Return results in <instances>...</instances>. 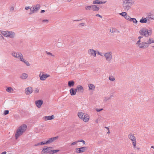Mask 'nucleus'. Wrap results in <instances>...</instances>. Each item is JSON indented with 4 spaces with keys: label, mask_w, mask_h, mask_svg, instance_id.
<instances>
[{
    "label": "nucleus",
    "mask_w": 154,
    "mask_h": 154,
    "mask_svg": "<svg viewBox=\"0 0 154 154\" xmlns=\"http://www.w3.org/2000/svg\"><path fill=\"white\" fill-rule=\"evenodd\" d=\"M11 55L14 57L19 59L21 61L24 63L27 66H30V63L24 59L23 54L21 52L12 51L11 53Z\"/></svg>",
    "instance_id": "1"
},
{
    "label": "nucleus",
    "mask_w": 154,
    "mask_h": 154,
    "mask_svg": "<svg viewBox=\"0 0 154 154\" xmlns=\"http://www.w3.org/2000/svg\"><path fill=\"white\" fill-rule=\"evenodd\" d=\"M134 3V0H123L122 6L124 11H129L131 9V6Z\"/></svg>",
    "instance_id": "2"
},
{
    "label": "nucleus",
    "mask_w": 154,
    "mask_h": 154,
    "mask_svg": "<svg viewBox=\"0 0 154 154\" xmlns=\"http://www.w3.org/2000/svg\"><path fill=\"white\" fill-rule=\"evenodd\" d=\"M27 126L26 125L23 124L20 126L17 130L15 135V139L17 140L20 136L22 135L25 131Z\"/></svg>",
    "instance_id": "3"
},
{
    "label": "nucleus",
    "mask_w": 154,
    "mask_h": 154,
    "mask_svg": "<svg viewBox=\"0 0 154 154\" xmlns=\"http://www.w3.org/2000/svg\"><path fill=\"white\" fill-rule=\"evenodd\" d=\"M152 33V31L151 30H148L146 28L141 29L139 31V33L140 35L146 37L151 35Z\"/></svg>",
    "instance_id": "4"
},
{
    "label": "nucleus",
    "mask_w": 154,
    "mask_h": 154,
    "mask_svg": "<svg viewBox=\"0 0 154 154\" xmlns=\"http://www.w3.org/2000/svg\"><path fill=\"white\" fill-rule=\"evenodd\" d=\"M104 57L106 60L108 62L110 63L112 59V52L111 51H109L103 53Z\"/></svg>",
    "instance_id": "5"
},
{
    "label": "nucleus",
    "mask_w": 154,
    "mask_h": 154,
    "mask_svg": "<svg viewBox=\"0 0 154 154\" xmlns=\"http://www.w3.org/2000/svg\"><path fill=\"white\" fill-rule=\"evenodd\" d=\"M40 79L42 81L45 80L47 78L50 76V75L47 74H45L43 72L42 73L41 72L39 74Z\"/></svg>",
    "instance_id": "6"
},
{
    "label": "nucleus",
    "mask_w": 154,
    "mask_h": 154,
    "mask_svg": "<svg viewBox=\"0 0 154 154\" xmlns=\"http://www.w3.org/2000/svg\"><path fill=\"white\" fill-rule=\"evenodd\" d=\"M51 147H48L47 148H45L41 151V153H49L51 154V150L52 149Z\"/></svg>",
    "instance_id": "7"
},
{
    "label": "nucleus",
    "mask_w": 154,
    "mask_h": 154,
    "mask_svg": "<svg viewBox=\"0 0 154 154\" xmlns=\"http://www.w3.org/2000/svg\"><path fill=\"white\" fill-rule=\"evenodd\" d=\"M33 91V89L31 87H29L25 88V92L26 95H28L31 94Z\"/></svg>",
    "instance_id": "8"
},
{
    "label": "nucleus",
    "mask_w": 154,
    "mask_h": 154,
    "mask_svg": "<svg viewBox=\"0 0 154 154\" xmlns=\"http://www.w3.org/2000/svg\"><path fill=\"white\" fill-rule=\"evenodd\" d=\"M87 149L86 147L84 146L80 148H76V152L77 153L84 152Z\"/></svg>",
    "instance_id": "9"
},
{
    "label": "nucleus",
    "mask_w": 154,
    "mask_h": 154,
    "mask_svg": "<svg viewBox=\"0 0 154 154\" xmlns=\"http://www.w3.org/2000/svg\"><path fill=\"white\" fill-rule=\"evenodd\" d=\"M58 137H52L49 139L48 140L46 141V144H50L56 140H57L58 138Z\"/></svg>",
    "instance_id": "10"
},
{
    "label": "nucleus",
    "mask_w": 154,
    "mask_h": 154,
    "mask_svg": "<svg viewBox=\"0 0 154 154\" xmlns=\"http://www.w3.org/2000/svg\"><path fill=\"white\" fill-rule=\"evenodd\" d=\"M15 36L16 34L14 32L11 31H8V37L11 38H13L15 37Z\"/></svg>",
    "instance_id": "11"
},
{
    "label": "nucleus",
    "mask_w": 154,
    "mask_h": 154,
    "mask_svg": "<svg viewBox=\"0 0 154 154\" xmlns=\"http://www.w3.org/2000/svg\"><path fill=\"white\" fill-rule=\"evenodd\" d=\"M35 103L37 107L40 108L43 103V101L42 100H38L35 101Z\"/></svg>",
    "instance_id": "12"
},
{
    "label": "nucleus",
    "mask_w": 154,
    "mask_h": 154,
    "mask_svg": "<svg viewBox=\"0 0 154 154\" xmlns=\"http://www.w3.org/2000/svg\"><path fill=\"white\" fill-rule=\"evenodd\" d=\"M88 54L91 56L94 57H96V51L93 49H89L88 50Z\"/></svg>",
    "instance_id": "13"
},
{
    "label": "nucleus",
    "mask_w": 154,
    "mask_h": 154,
    "mask_svg": "<svg viewBox=\"0 0 154 154\" xmlns=\"http://www.w3.org/2000/svg\"><path fill=\"white\" fill-rule=\"evenodd\" d=\"M138 46L140 48H144L148 47V45H147L146 42H142Z\"/></svg>",
    "instance_id": "14"
},
{
    "label": "nucleus",
    "mask_w": 154,
    "mask_h": 154,
    "mask_svg": "<svg viewBox=\"0 0 154 154\" xmlns=\"http://www.w3.org/2000/svg\"><path fill=\"white\" fill-rule=\"evenodd\" d=\"M89 119V115L86 114H85L84 115L83 118L82 119V120L85 122H88Z\"/></svg>",
    "instance_id": "15"
},
{
    "label": "nucleus",
    "mask_w": 154,
    "mask_h": 154,
    "mask_svg": "<svg viewBox=\"0 0 154 154\" xmlns=\"http://www.w3.org/2000/svg\"><path fill=\"white\" fill-rule=\"evenodd\" d=\"M92 9V10L94 11H98L100 10L99 7L96 5H91Z\"/></svg>",
    "instance_id": "16"
},
{
    "label": "nucleus",
    "mask_w": 154,
    "mask_h": 154,
    "mask_svg": "<svg viewBox=\"0 0 154 154\" xmlns=\"http://www.w3.org/2000/svg\"><path fill=\"white\" fill-rule=\"evenodd\" d=\"M35 12H37L40 8L41 6L39 4H37L36 5L32 6Z\"/></svg>",
    "instance_id": "17"
},
{
    "label": "nucleus",
    "mask_w": 154,
    "mask_h": 154,
    "mask_svg": "<svg viewBox=\"0 0 154 154\" xmlns=\"http://www.w3.org/2000/svg\"><path fill=\"white\" fill-rule=\"evenodd\" d=\"M77 89H78V92L82 93L84 91V88L81 85H78L77 86Z\"/></svg>",
    "instance_id": "18"
},
{
    "label": "nucleus",
    "mask_w": 154,
    "mask_h": 154,
    "mask_svg": "<svg viewBox=\"0 0 154 154\" xmlns=\"http://www.w3.org/2000/svg\"><path fill=\"white\" fill-rule=\"evenodd\" d=\"M44 118L45 121L50 120L54 118V116L52 115L51 116H45L44 117Z\"/></svg>",
    "instance_id": "19"
},
{
    "label": "nucleus",
    "mask_w": 154,
    "mask_h": 154,
    "mask_svg": "<svg viewBox=\"0 0 154 154\" xmlns=\"http://www.w3.org/2000/svg\"><path fill=\"white\" fill-rule=\"evenodd\" d=\"M28 74L26 73H23L20 75V77L22 79H25L28 77Z\"/></svg>",
    "instance_id": "20"
},
{
    "label": "nucleus",
    "mask_w": 154,
    "mask_h": 154,
    "mask_svg": "<svg viewBox=\"0 0 154 154\" xmlns=\"http://www.w3.org/2000/svg\"><path fill=\"white\" fill-rule=\"evenodd\" d=\"M131 140L132 142V145L134 146V148H136V140L135 137L133 139H131Z\"/></svg>",
    "instance_id": "21"
},
{
    "label": "nucleus",
    "mask_w": 154,
    "mask_h": 154,
    "mask_svg": "<svg viewBox=\"0 0 154 154\" xmlns=\"http://www.w3.org/2000/svg\"><path fill=\"white\" fill-rule=\"evenodd\" d=\"M146 42L147 45H149L150 44L152 43H154V40H153L152 38H149L148 40Z\"/></svg>",
    "instance_id": "22"
},
{
    "label": "nucleus",
    "mask_w": 154,
    "mask_h": 154,
    "mask_svg": "<svg viewBox=\"0 0 154 154\" xmlns=\"http://www.w3.org/2000/svg\"><path fill=\"white\" fill-rule=\"evenodd\" d=\"M0 32L5 37H8V31H1Z\"/></svg>",
    "instance_id": "23"
},
{
    "label": "nucleus",
    "mask_w": 154,
    "mask_h": 154,
    "mask_svg": "<svg viewBox=\"0 0 154 154\" xmlns=\"http://www.w3.org/2000/svg\"><path fill=\"white\" fill-rule=\"evenodd\" d=\"M85 114V113L83 112H79L78 113V116L80 119H82Z\"/></svg>",
    "instance_id": "24"
},
{
    "label": "nucleus",
    "mask_w": 154,
    "mask_h": 154,
    "mask_svg": "<svg viewBox=\"0 0 154 154\" xmlns=\"http://www.w3.org/2000/svg\"><path fill=\"white\" fill-rule=\"evenodd\" d=\"M74 84L75 83L73 81H69L68 82V86L70 87H73Z\"/></svg>",
    "instance_id": "25"
},
{
    "label": "nucleus",
    "mask_w": 154,
    "mask_h": 154,
    "mask_svg": "<svg viewBox=\"0 0 154 154\" xmlns=\"http://www.w3.org/2000/svg\"><path fill=\"white\" fill-rule=\"evenodd\" d=\"M6 91L10 93H12L14 91L13 89L11 87H9L6 89Z\"/></svg>",
    "instance_id": "26"
},
{
    "label": "nucleus",
    "mask_w": 154,
    "mask_h": 154,
    "mask_svg": "<svg viewBox=\"0 0 154 154\" xmlns=\"http://www.w3.org/2000/svg\"><path fill=\"white\" fill-rule=\"evenodd\" d=\"M69 91L70 94L72 96L75 95L76 94L75 92V91L74 90V89L73 88H71L69 90Z\"/></svg>",
    "instance_id": "27"
},
{
    "label": "nucleus",
    "mask_w": 154,
    "mask_h": 154,
    "mask_svg": "<svg viewBox=\"0 0 154 154\" xmlns=\"http://www.w3.org/2000/svg\"><path fill=\"white\" fill-rule=\"evenodd\" d=\"M113 96L112 95H110V96H107L104 97V99L103 100L104 102H106L108 100H110L111 98Z\"/></svg>",
    "instance_id": "28"
},
{
    "label": "nucleus",
    "mask_w": 154,
    "mask_h": 154,
    "mask_svg": "<svg viewBox=\"0 0 154 154\" xmlns=\"http://www.w3.org/2000/svg\"><path fill=\"white\" fill-rule=\"evenodd\" d=\"M88 87L89 89L90 90H94L95 88L94 85L92 84H89Z\"/></svg>",
    "instance_id": "29"
},
{
    "label": "nucleus",
    "mask_w": 154,
    "mask_h": 154,
    "mask_svg": "<svg viewBox=\"0 0 154 154\" xmlns=\"http://www.w3.org/2000/svg\"><path fill=\"white\" fill-rule=\"evenodd\" d=\"M147 19L146 18H143V17L141 18L140 20V22L141 23H146L147 22Z\"/></svg>",
    "instance_id": "30"
},
{
    "label": "nucleus",
    "mask_w": 154,
    "mask_h": 154,
    "mask_svg": "<svg viewBox=\"0 0 154 154\" xmlns=\"http://www.w3.org/2000/svg\"><path fill=\"white\" fill-rule=\"evenodd\" d=\"M30 12L29 13V15H31L33 14H34L35 13V9H34L33 7H31L30 8Z\"/></svg>",
    "instance_id": "31"
},
{
    "label": "nucleus",
    "mask_w": 154,
    "mask_h": 154,
    "mask_svg": "<svg viewBox=\"0 0 154 154\" xmlns=\"http://www.w3.org/2000/svg\"><path fill=\"white\" fill-rule=\"evenodd\" d=\"M128 137L131 140L135 137L134 135L132 133H130L128 135Z\"/></svg>",
    "instance_id": "32"
},
{
    "label": "nucleus",
    "mask_w": 154,
    "mask_h": 154,
    "mask_svg": "<svg viewBox=\"0 0 154 154\" xmlns=\"http://www.w3.org/2000/svg\"><path fill=\"white\" fill-rule=\"evenodd\" d=\"M131 20L130 21H133L134 23L135 24H137V21L135 18H131Z\"/></svg>",
    "instance_id": "33"
},
{
    "label": "nucleus",
    "mask_w": 154,
    "mask_h": 154,
    "mask_svg": "<svg viewBox=\"0 0 154 154\" xmlns=\"http://www.w3.org/2000/svg\"><path fill=\"white\" fill-rule=\"evenodd\" d=\"M125 19L127 20H128L129 21H130L131 20V18L130 17L127 15L124 17Z\"/></svg>",
    "instance_id": "34"
},
{
    "label": "nucleus",
    "mask_w": 154,
    "mask_h": 154,
    "mask_svg": "<svg viewBox=\"0 0 154 154\" xmlns=\"http://www.w3.org/2000/svg\"><path fill=\"white\" fill-rule=\"evenodd\" d=\"M85 8L86 10H90L92 9L91 5L86 6Z\"/></svg>",
    "instance_id": "35"
},
{
    "label": "nucleus",
    "mask_w": 154,
    "mask_h": 154,
    "mask_svg": "<svg viewBox=\"0 0 154 154\" xmlns=\"http://www.w3.org/2000/svg\"><path fill=\"white\" fill-rule=\"evenodd\" d=\"M152 14L151 13H148L147 14V17H146V18L147 20H149L150 17L151 16V15Z\"/></svg>",
    "instance_id": "36"
},
{
    "label": "nucleus",
    "mask_w": 154,
    "mask_h": 154,
    "mask_svg": "<svg viewBox=\"0 0 154 154\" xmlns=\"http://www.w3.org/2000/svg\"><path fill=\"white\" fill-rule=\"evenodd\" d=\"M45 53L47 54H48L50 56H52L54 57H55V55H54L52 54L50 52H48L47 51H46Z\"/></svg>",
    "instance_id": "37"
},
{
    "label": "nucleus",
    "mask_w": 154,
    "mask_h": 154,
    "mask_svg": "<svg viewBox=\"0 0 154 154\" xmlns=\"http://www.w3.org/2000/svg\"><path fill=\"white\" fill-rule=\"evenodd\" d=\"M119 14L123 17H125L127 14L126 12H123L121 13H119Z\"/></svg>",
    "instance_id": "38"
},
{
    "label": "nucleus",
    "mask_w": 154,
    "mask_h": 154,
    "mask_svg": "<svg viewBox=\"0 0 154 154\" xmlns=\"http://www.w3.org/2000/svg\"><path fill=\"white\" fill-rule=\"evenodd\" d=\"M116 29L114 28H112L110 29V31L111 33H114L116 31Z\"/></svg>",
    "instance_id": "39"
},
{
    "label": "nucleus",
    "mask_w": 154,
    "mask_h": 154,
    "mask_svg": "<svg viewBox=\"0 0 154 154\" xmlns=\"http://www.w3.org/2000/svg\"><path fill=\"white\" fill-rule=\"evenodd\" d=\"M99 2H100L99 0H96L94 1L93 2V3L94 4H99Z\"/></svg>",
    "instance_id": "40"
},
{
    "label": "nucleus",
    "mask_w": 154,
    "mask_h": 154,
    "mask_svg": "<svg viewBox=\"0 0 154 154\" xmlns=\"http://www.w3.org/2000/svg\"><path fill=\"white\" fill-rule=\"evenodd\" d=\"M109 79L110 81H114L115 80V79L114 78V77L112 76H109Z\"/></svg>",
    "instance_id": "41"
},
{
    "label": "nucleus",
    "mask_w": 154,
    "mask_h": 154,
    "mask_svg": "<svg viewBox=\"0 0 154 154\" xmlns=\"http://www.w3.org/2000/svg\"><path fill=\"white\" fill-rule=\"evenodd\" d=\"M59 151V150L58 149H56V150H51V154H53L54 153L57 152H58Z\"/></svg>",
    "instance_id": "42"
},
{
    "label": "nucleus",
    "mask_w": 154,
    "mask_h": 154,
    "mask_svg": "<svg viewBox=\"0 0 154 154\" xmlns=\"http://www.w3.org/2000/svg\"><path fill=\"white\" fill-rule=\"evenodd\" d=\"M106 2V1H100L99 5L105 4Z\"/></svg>",
    "instance_id": "43"
},
{
    "label": "nucleus",
    "mask_w": 154,
    "mask_h": 154,
    "mask_svg": "<svg viewBox=\"0 0 154 154\" xmlns=\"http://www.w3.org/2000/svg\"><path fill=\"white\" fill-rule=\"evenodd\" d=\"M39 90L37 88H36L34 91V92L35 93H38L39 92Z\"/></svg>",
    "instance_id": "44"
},
{
    "label": "nucleus",
    "mask_w": 154,
    "mask_h": 154,
    "mask_svg": "<svg viewBox=\"0 0 154 154\" xmlns=\"http://www.w3.org/2000/svg\"><path fill=\"white\" fill-rule=\"evenodd\" d=\"M78 142H82L84 144H85V142L83 140H79L78 141Z\"/></svg>",
    "instance_id": "45"
},
{
    "label": "nucleus",
    "mask_w": 154,
    "mask_h": 154,
    "mask_svg": "<svg viewBox=\"0 0 154 154\" xmlns=\"http://www.w3.org/2000/svg\"><path fill=\"white\" fill-rule=\"evenodd\" d=\"M9 111L8 110H5L4 112V114L5 115H7L9 113Z\"/></svg>",
    "instance_id": "46"
},
{
    "label": "nucleus",
    "mask_w": 154,
    "mask_h": 154,
    "mask_svg": "<svg viewBox=\"0 0 154 154\" xmlns=\"http://www.w3.org/2000/svg\"><path fill=\"white\" fill-rule=\"evenodd\" d=\"M140 42V40L139 39V40L137 42L136 44L138 46L141 43Z\"/></svg>",
    "instance_id": "47"
},
{
    "label": "nucleus",
    "mask_w": 154,
    "mask_h": 154,
    "mask_svg": "<svg viewBox=\"0 0 154 154\" xmlns=\"http://www.w3.org/2000/svg\"><path fill=\"white\" fill-rule=\"evenodd\" d=\"M78 141H75V142H74L73 143H71V145H76V144L78 143Z\"/></svg>",
    "instance_id": "48"
},
{
    "label": "nucleus",
    "mask_w": 154,
    "mask_h": 154,
    "mask_svg": "<svg viewBox=\"0 0 154 154\" xmlns=\"http://www.w3.org/2000/svg\"><path fill=\"white\" fill-rule=\"evenodd\" d=\"M39 144L40 145H44L45 144H46V142H41L39 143Z\"/></svg>",
    "instance_id": "49"
},
{
    "label": "nucleus",
    "mask_w": 154,
    "mask_h": 154,
    "mask_svg": "<svg viewBox=\"0 0 154 154\" xmlns=\"http://www.w3.org/2000/svg\"><path fill=\"white\" fill-rule=\"evenodd\" d=\"M97 54H98L100 55V56H104V54L103 53L101 52H98L97 53Z\"/></svg>",
    "instance_id": "50"
},
{
    "label": "nucleus",
    "mask_w": 154,
    "mask_h": 154,
    "mask_svg": "<svg viewBox=\"0 0 154 154\" xmlns=\"http://www.w3.org/2000/svg\"><path fill=\"white\" fill-rule=\"evenodd\" d=\"M150 19L154 20V14H152L151 16L150 17Z\"/></svg>",
    "instance_id": "51"
},
{
    "label": "nucleus",
    "mask_w": 154,
    "mask_h": 154,
    "mask_svg": "<svg viewBox=\"0 0 154 154\" xmlns=\"http://www.w3.org/2000/svg\"><path fill=\"white\" fill-rule=\"evenodd\" d=\"M14 10V8L13 7H11L10 8V11L11 12H13Z\"/></svg>",
    "instance_id": "52"
},
{
    "label": "nucleus",
    "mask_w": 154,
    "mask_h": 154,
    "mask_svg": "<svg viewBox=\"0 0 154 154\" xmlns=\"http://www.w3.org/2000/svg\"><path fill=\"white\" fill-rule=\"evenodd\" d=\"M85 23H80L79 24V26H85Z\"/></svg>",
    "instance_id": "53"
},
{
    "label": "nucleus",
    "mask_w": 154,
    "mask_h": 154,
    "mask_svg": "<svg viewBox=\"0 0 154 154\" xmlns=\"http://www.w3.org/2000/svg\"><path fill=\"white\" fill-rule=\"evenodd\" d=\"M31 7H30V6H27V7H25V9L26 10H28L29 9H30V8Z\"/></svg>",
    "instance_id": "54"
},
{
    "label": "nucleus",
    "mask_w": 154,
    "mask_h": 154,
    "mask_svg": "<svg viewBox=\"0 0 154 154\" xmlns=\"http://www.w3.org/2000/svg\"><path fill=\"white\" fill-rule=\"evenodd\" d=\"M96 16L97 17H98L100 18H102V16L101 15H100L99 14H97L96 15Z\"/></svg>",
    "instance_id": "55"
},
{
    "label": "nucleus",
    "mask_w": 154,
    "mask_h": 154,
    "mask_svg": "<svg viewBox=\"0 0 154 154\" xmlns=\"http://www.w3.org/2000/svg\"><path fill=\"white\" fill-rule=\"evenodd\" d=\"M48 20H47V19L43 20L42 21V22H48Z\"/></svg>",
    "instance_id": "56"
},
{
    "label": "nucleus",
    "mask_w": 154,
    "mask_h": 154,
    "mask_svg": "<svg viewBox=\"0 0 154 154\" xmlns=\"http://www.w3.org/2000/svg\"><path fill=\"white\" fill-rule=\"evenodd\" d=\"M102 110H103L102 109H96V110L97 112H100Z\"/></svg>",
    "instance_id": "57"
},
{
    "label": "nucleus",
    "mask_w": 154,
    "mask_h": 154,
    "mask_svg": "<svg viewBox=\"0 0 154 154\" xmlns=\"http://www.w3.org/2000/svg\"><path fill=\"white\" fill-rule=\"evenodd\" d=\"M39 145H40L39 144V143L35 144L34 146H37Z\"/></svg>",
    "instance_id": "58"
},
{
    "label": "nucleus",
    "mask_w": 154,
    "mask_h": 154,
    "mask_svg": "<svg viewBox=\"0 0 154 154\" xmlns=\"http://www.w3.org/2000/svg\"><path fill=\"white\" fill-rule=\"evenodd\" d=\"M74 90L75 91V93L77 92H78V89H77V87H76V89H74Z\"/></svg>",
    "instance_id": "59"
},
{
    "label": "nucleus",
    "mask_w": 154,
    "mask_h": 154,
    "mask_svg": "<svg viewBox=\"0 0 154 154\" xmlns=\"http://www.w3.org/2000/svg\"><path fill=\"white\" fill-rule=\"evenodd\" d=\"M45 12V11L44 10H42L41 11V13H44V12Z\"/></svg>",
    "instance_id": "60"
},
{
    "label": "nucleus",
    "mask_w": 154,
    "mask_h": 154,
    "mask_svg": "<svg viewBox=\"0 0 154 154\" xmlns=\"http://www.w3.org/2000/svg\"><path fill=\"white\" fill-rule=\"evenodd\" d=\"M6 152L5 151H4L3 152H2L1 154H6Z\"/></svg>",
    "instance_id": "61"
},
{
    "label": "nucleus",
    "mask_w": 154,
    "mask_h": 154,
    "mask_svg": "<svg viewBox=\"0 0 154 154\" xmlns=\"http://www.w3.org/2000/svg\"><path fill=\"white\" fill-rule=\"evenodd\" d=\"M143 38V37L142 36H139L138 37V38L139 39H140V40L141 38Z\"/></svg>",
    "instance_id": "62"
},
{
    "label": "nucleus",
    "mask_w": 154,
    "mask_h": 154,
    "mask_svg": "<svg viewBox=\"0 0 154 154\" xmlns=\"http://www.w3.org/2000/svg\"><path fill=\"white\" fill-rule=\"evenodd\" d=\"M105 128H106V129H108V130H109V128H108V127H105Z\"/></svg>",
    "instance_id": "63"
},
{
    "label": "nucleus",
    "mask_w": 154,
    "mask_h": 154,
    "mask_svg": "<svg viewBox=\"0 0 154 154\" xmlns=\"http://www.w3.org/2000/svg\"><path fill=\"white\" fill-rule=\"evenodd\" d=\"M95 122L96 123H98V119H97L96 121H95Z\"/></svg>",
    "instance_id": "64"
}]
</instances>
